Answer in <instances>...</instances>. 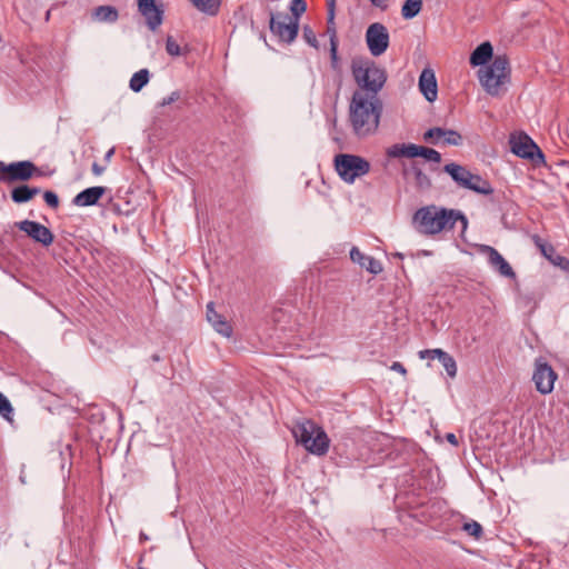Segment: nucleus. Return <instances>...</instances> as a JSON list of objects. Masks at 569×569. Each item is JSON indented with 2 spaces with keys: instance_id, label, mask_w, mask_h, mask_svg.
<instances>
[{
  "instance_id": "obj_1",
  "label": "nucleus",
  "mask_w": 569,
  "mask_h": 569,
  "mask_svg": "<svg viewBox=\"0 0 569 569\" xmlns=\"http://www.w3.org/2000/svg\"><path fill=\"white\" fill-rule=\"evenodd\" d=\"M457 222L461 223L462 231L467 229L468 219L460 210L436 204L421 207L412 216L415 230L427 237L451 231Z\"/></svg>"
},
{
  "instance_id": "obj_2",
  "label": "nucleus",
  "mask_w": 569,
  "mask_h": 569,
  "mask_svg": "<svg viewBox=\"0 0 569 569\" xmlns=\"http://www.w3.org/2000/svg\"><path fill=\"white\" fill-rule=\"evenodd\" d=\"M366 92L352 93L349 104V121L353 133L359 137H368L375 133L380 123L382 101L380 98H367Z\"/></svg>"
},
{
  "instance_id": "obj_3",
  "label": "nucleus",
  "mask_w": 569,
  "mask_h": 569,
  "mask_svg": "<svg viewBox=\"0 0 569 569\" xmlns=\"http://www.w3.org/2000/svg\"><path fill=\"white\" fill-rule=\"evenodd\" d=\"M351 73L358 87L353 93L366 92L367 98H380L379 92L382 90L387 82V71L380 67L376 61L358 57L351 61Z\"/></svg>"
},
{
  "instance_id": "obj_4",
  "label": "nucleus",
  "mask_w": 569,
  "mask_h": 569,
  "mask_svg": "<svg viewBox=\"0 0 569 569\" xmlns=\"http://www.w3.org/2000/svg\"><path fill=\"white\" fill-rule=\"evenodd\" d=\"M479 81L490 96H498L510 80V67L507 56H496L491 62L478 71Z\"/></svg>"
},
{
  "instance_id": "obj_5",
  "label": "nucleus",
  "mask_w": 569,
  "mask_h": 569,
  "mask_svg": "<svg viewBox=\"0 0 569 569\" xmlns=\"http://www.w3.org/2000/svg\"><path fill=\"white\" fill-rule=\"evenodd\" d=\"M335 167L340 178L352 183L359 177L370 171V163L362 157L349 153H340L335 158Z\"/></svg>"
},
{
  "instance_id": "obj_6",
  "label": "nucleus",
  "mask_w": 569,
  "mask_h": 569,
  "mask_svg": "<svg viewBox=\"0 0 569 569\" xmlns=\"http://www.w3.org/2000/svg\"><path fill=\"white\" fill-rule=\"evenodd\" d=\"M510 150L521 159L539 167L546 163L545 154L538 144L525 132H515L509 137Z\"/></svg>"
},
{
  "instance_id": "obj_7",
  "label": "nucleus",
  "mask_w": 569,
  "mask_h": 569,
  "mask_svg": "<svg viewBox=\"0 0 569 569\" xmlns=\"http://www.w3.org/2000/svg\"><path fill=\"white\" fill-rule=\"evenodd\" d=\"M269 29L280 42L292 43L299 32V22L283 13H270Z\"/></svg>"
},
{
  "instance_id": "obj_8",
  "label": "nucleus",
  "mask_w": 569,
  "mask_h": 569,
  "mask_svg": "<svg viewBox=\"0 0 569 569\" xmlns=\"http://www.w3.org/2000/svg\"><path fill=\"white\" fill-rule=\"evenodd\" d=\"M389 32L385 24L380 22L371 23L366 31V43L369 52L373 57H380L389 47Z\"/></svg>"
},
{
  "instance_id": "obj_9",
  "label": "nucleus",
  "mask_w": 569,
  "mask_h": 569,
  "mask_svg": "<svg viewBox=\"0 0 569 569\" xmlns=\"http://www.w3.org/2000/svg\"><path fill=\"white\" fill-rule=\"evenodd\" d=\"M557 377L552 367L543 358L540 357L536 359L532 381L535 382L537 391L541 395L551 393Z\"/></svg>"
},
{
  "instance_id": "obj_10",
  "label": "nucleus",
  "mask_w": 569,
  "mask_h": 569,
  "mask_svg": "<svg viewBox=\"0 0 569 569\" xmlns=\"http://www.w3.org/2000/svg\"><path fill=\"white\" fill-rule=\"evenodd\" d=\"M34 174H39L37 166L29 160L4 163V183L28 181Z\"/></svg>"
},
{
  "instance_id": "obj_11",
  "label": "nucleus",
  "mask_w": 569,
  "mask_h": 569,
  "mask_svg": "<svg viewBox=\"0 0 569 569\" xmlns=\"http://www.w3.org/2000/svg\"><path fill=\"white\" fill-rule=\"evenodd\" d=\"M479 252L487 257L489 266L497 271L500 276L516 279V272L502 254L493 247L481 244Z\"/></svg>"
},
{
  "instance_id": "obj_12",
  "label": "nucleus",
  "mask_w": 569,
  "mask_h": 569,
  "mask_svg": "<svg viewBox=\"0 0 569 569\" xmlns=\"http://www.w3.org/2000/svg\"><path fill=\"white\" fill-rule=\"evenodd\" d=\"M17 227L21 231L26 232L32 240L41 243L44 247H48L53 242V234L51 230L40 222L22 220L17 222Z\"/></svg>"
},
{
  "instance_id": "obj_13",
  "label": "nucleus",
  "mask_w": 569,
  "mask_h": 569,
  "mask_svg": "<svg viewBox=\"0 0 569 569\" xmlns=\"http://www.w3.org/2000/svg\"><path fill=\"white\" fill-rule=\"evenodd\" d=\"M423 139L432 144H438L440 140L448 146H460L462 143V136L458 131L440 127L428 129L423 133Z\"/></svg>"
},
{
  "instance_id": "obj_14",
  "label": "nucleus",
  "mask_w": 569,
  "mask_h": 569,
  "mask_svg": "<svg viewBox=\"0 0 569 569\" xmlns=\"http://www.w3.org/2000/svg\"><path fill=\"white\" fill-rule=\"evenodd\" d=\"M140 13L146 18L147 26L154 31L163 20V10L161 6L156 4V0H137Z\"/></svg>"
},
{
  "instance_id": "obj_15",
  "label": "nucleus",
  "mask_w": 569,
  "mask_h": 569,
  "mask_svg": "<svg viewBox=\"0 0 569 569\" xmlns=\"http://www.w3.org/2000/svg\"><path fill=\"white\" fill-rule=\"evenodd\" d=\"M532 240L537 248H539L541 254L553 266L559 267L562 270H569V260L566 257L560 256L552 244L546 242L539 236H533Z\"/></svg>"
},
{
  "instance_id": "obj_16",
  "label": "nucleus",
  "mask_w": 569,
  "mask_h": 569,
  "mask_svg": "<svg viewBox=\"0 0 569 569\" xmlns=\"http://www.w3.org/2000/svg\"><path fill=\"white\" fill-rule=\"evenodd\" d=\"M419 89L428 102H433L438 97V86L435 72L423 69L419 77Z\"/></svg>"
},
{
  "instance_id": "obj_17",
  "label": "nucleus",
  "mask_w": 569,
  "mask_h": 569,
  "mask_svg": "<svg viewBox=\"0 0 569 569\" xmlns=\"http://www.w3.org/2000/svg\"><path fill=\"white\" fill-rule=\"evenodd\" d=\"M206 316L208 322L219 335L226 338H230L232 336L233 330L231 325L216 311L213 302H209L207 305Z\"/></svg>"
},
{
  "instance_id": "obj_18",
  "label": "nucleus",
  "mask_w": 569,
  "mask_h": 569,
  "mask_svg": "<svg viewBox=\"0 0 569 569\" xmlns=\"http://www.w3.org/2000/svg\"><path fill=\"white\" fill-rule=\"evenodd\" d=\"M107 188L97 186L90 187L79 192L72 200L77 207H90L98 203L101 197L106 193Z\"/></svg>"
},
{
  "instance_id": "obj_19",
  "label": "nucleus",
  "mask_w": 569,
  "mask_h": 569,
  "mask_svg": "<svg viewBox=\"0 0 569 569\" xmlns=\"http://www.w3.org/2000/svg\"><path fill=\"white\" fill-rule=\"evenodd\" d=\"M350 259L352 262L360 264L372 274H379L383 270L379 260L375 259L373 257L363 254L357 247L351 248Z\"/></svg>"
},
{
  "instance_id": "obj_20",
  "label": "nucleus",
  "mask_w": 569,
  "mask_h": 569,
  "mask_svg": "<svg viewBox=\"0 0 569 569\" xmlns=\"http://www.w3.org/2000/svg\"><path fill=\"white\" fill-rule=\"evenodd\" d=\"M329 445L330 440L320 427L303 448L312 455L325 456L329 450Z\"/></svg>"
},
{
  "instance_id": "obj_21",
  "label": "nucleus",
  "mask_w": 569,
  "mask_h": 569,
  "mask_svg": "<svg viewBox=\"0 0 569 569\" xmlns=\"http://www.w3.org/2000/svg\"><path fill=\"white\" fill-rule=\"evenodd\" d=\"M443 171L451 177V179L459 188L463 189L465 187L470 186V178H472V172L466 167L451 162L443 167Z\"/></svg>"
},
{
  "instance_id": "obj_22",
  "label": "nucleus",
  "mask_w": 569,
  "mask_h": 569,
  "mask_svg": "<svg viewBox=\"0 0 569 569\" xmlns=\"http://www.w3.org/2000/svg\"><path fill=\"white\" fill-rule=\"evenodd\" d=\"M319 428L320 427L311 420L303 419L302 421L296 423L292 429V435L297 443L305 447Z\"/></svg>"
},
{
  "instance_id": "obj_23",
  "label": "nucleus",
  "mask_w": 569,
  "mask_h": 569,
  "mask_svg": "<svg viewBox=\"0 0 569 569\" xmlns=\"http://www.w3.org/2000/svg\"><path fill=\"white\" fill-rule=\"evenodd\" d=\"M425 353H435L437 359L441 362L445 368L447 375L450 378H455L457 376V363L452 356L442 349H431V350H422L419 352L421 359H425Z\"/></svg>"
},
{
  "instance_id": "obj_24",
  "label": "nucleus",
  "mask_w": 569,
  "mask_h": 569,
  "mask_svg": "<svg viewBox=\"0 0 569 569\" xmlns=\"http://www.w3.org/2000/svg\"><path fill=\"white\" fill-rule=\"evenodd\" d=\"M493 49L490 42L486 41L480 43L470 56V64L473 67H485L488 61H491Z\"/></svg>"
},
{
  "instance_id": "obj_25",
  "label": "nucleus",
  "mask_w": 569,
  "mask_h": 569,
  "mask_svg": "<svg viewBox=\"0 0 569 569\" xmlns=\"http://www.w3.org/2000/svg\"><path fill=\"white\" fill-rule=\"evenodd\" d=\"M419 146L415 143H395L387 149L389 158H417Z\"/></svg>"
},
{
  "instance_id": "obj_26",
  "label": "nucleus",
  "mask_w": 569,
  "mask_h": 569,
  "mask_svg": "<svg viewBox=\"0 0 569 569\" xmlns=\"http://www.w3.org/2000/svg\"><path fill=\"white\" fill-rule=\"evenodd\" d=\"M40 192V188L20 184L11 190V199L16 203H26Z\"/></svg>"
},
{
  "instance_id": "obj_27",
  "label": "nucleus",
  "mask_w": 569,
  "mask_h": 569,
  "mask_svg": "<svg viewBox=\"0 0 569 569\" xmlns=\"http://www.w3.org/2000/svg\"><path fill=\"white\" fill-rule=\"evenodd\" d=\"M470 186L465 187L463 189L471 190L479 194L489 196L493 193V188L491 183L483 179L481 176L472 173V178H470Z\"/></svg>"
},
{
  "instance_id": "obj_28",
  "label": "nucleus",
  "mask_w": 569,
  "mask_h": 569,
  "mask_svg": "<svg viewBox=\"0 0 569 569\" xmlns=\"http://www.w3.org/2000/svg\"><path fill=\"white\" fill-rule=\"evenodd\" d=\"M93 18L99 22L113 23L119 18V12L113 6H99L93 11Z\"/></svg>"
},
{
  "instance_id": "obj_29",
  "label": "nucleus",
  "mask_w": 569,
  "mask_h": 569,
  "mask_svg": "<svg viewBox=\"0 0 569 569\" xmlns=\"http://www.w3.org/2000/svg\"><path fill=\"white\" fill-rule=\"evenodd\" d=\"M150 80V72L148 69H140L139 71L134 72L129 81V88L138 93L140 92L143 87L148 84Z\"/></svg>"
},
{
  "instance_id": "obj_30",
  "label": "nucleus",
  "mask_w": 569,
  "mask_h": 569,
  "mask_svg": "<svg viewBox=\"0 0 569 569\" xmlns=\"http://www.w3.org/2000/svg\"><path fill=\"white\" fill-rule=\"evenodd\" d=\"M200 12L216 16L219 12L220 0H189Z\"/></svg>"
},
{
  "instance_id": "obj_31",
  "label": "nucleus",
  "mask_w": 569,
  "mask_h": 569,
  "mask_svg": "<svg viewBox=\"0 0 569 569\" xmlns=\"http://www.w3.org/2000/svg\"><path fill=\"white\" fill-rule=\"evenodd\" d=\"M423 0H406L401 8V14L405 19H413L419 14Z\"/></svg>"
},
{
  "instance_id": "obj_32",
  "label": "nucleus",
  "mask_w": 569,
  "mask_h": 569,
  "mask_svg": "<svg viewBox=\"0 0 569 569\" xmlns=\"http://www.w3.org/2000/svg\"><path fill=\"white\" fill-rule=\"evenodd\" d=\"M411 171L419 189L427 190L431 187V179L416 163L411 166Z\"/></svg>"
},
{
  "instance_id": "obj_33",
  "label": "nucleus",
  "mask_w": 569,
  "mask_h": 569,
  "mask_svg": "<svg viewBox=\"0 0 569 569\" xmlns=\"http://www.w3.org/2000/svg\"><path fill=\"white\" fill-rule=\"evenodd\" d=\"M462 530L477 540L483 535L482 526L476 520L466 521L462 526Z\"/></svg>"
},
{
  "instance_id": "obj_34",
  "label": "nucleus",
  "mask_w": 569,
  "mask_h": 569,
  "mask_svg": "<svg viewBox=\"0 0 569 569\" xmlns=\"http://www.w3.org/2000/svg\"><path fill=\"white\" fill-rule=\"evenodd\" d=\"M418 157L426 159L429 162L440 163L441 154L437 150L423 146H419Z\"/></svg>"
},
{
  "instance_id": "obj_35",
  "label": "nucleus",
  "mask_w": 569,
  "mask_h": 569,
  "mask_svg": "<svg viewBox=\"0 0 569 569\" xmlns=\"http://www.w3.org/2000/svg\"><path fill=\"white\" fill-rule=\"evenodd\" d=\"M289 9L291 12L290 18L299 22L300 17L307 10V2L305 0H291Z\"/></svg>"
},
{
  "instance_id": "obj_36",
  "label": "nucleus",
  "mask_w": 569,
  "mask_h": 569,
  "mask_svg": "<svg viewBox=\"0 0 569 569\" xmlns=\"http://www.w3.org/2000/svg\"><path fill=\"white\" fill-rule=\"evenodd\" d=\"M0 416L8 421H11L13 416L11 402L2 392H0Z\"/></svg>"
},
{
  "instance_id": "obj_37",
  "label": "nucleus",
  "mask_w": 569,
  "mask_h": 569,
  "mask_svg": "<svg viewBox=\"0 0 569 569\" xmlns=\"http://www.w3.org/2000/svg\"><path fill=\"white\" fill-rule=\"evenodd\" d=\"M166 51L171 57H179L182 54V50L178 42L173 39L172 36H168L166 39Z\"/></svg>"
},
{
  "instance_id": "obj_38",
  "label": "nucleus",
  "mask_w": 569,
  "mask_h": 569,
  "mask_svg": "<svg viewBox=\"0 0 569 569\" xmlns=\"http://www.w3.org/2000/svg\"><path fill=\"white\" fill-rule=\"evenodd\" d=\"M302 37H303L305 41L309 46H311L315 49H318L319 43H318V40H317V36H316V33L313 32V30L311 29L310 26H305L302 28Z\"/></svg>"
},
{
  "instance_id": "obj_39",
  "label": "nucleus",
  "mask_w": 569,
  "mask_h": 569,
  "mask_svg": "<svg viewBox=\"0 0 569 569\" xmlns=\"http://www.w3.org/2000/svg\"><path fill=\"white\" fill-rule=\"evenodd\" d=\"M43 199L46 201V203L52 208V209H57L59 207V197L56 192L53 191H46L43 193Z\"/></svg>"
},
{
  "instance_id": "obj_40",
  "label": "nucleus",
  "mask_w": 569,
  "mask_h": 569,
  "mask_svg": "<svg viewBox=\"0 0 569 569\" xmlns=\"http://www.w3.org/2000/svg\"><path fill=\"white\" fill-rule=\"evenodd\" d=\"M330 60L332 69H337L339 67L338 41L330 42Z\"/></svg>"
},
{
  "instance_id": "obj_41",
  "label": "nucleus",
  "mask_w": 569,
  "mask_h": 569,
  "mask_svg": "<svg viewBox=\"0 0 569 569\" xmlns=\"http://www.w3.org/2000/svg\"><path fill=\"white\" fill-rule=\"evenodd\" d=\"M181 94L180 91L176 90L172 91L168 97H164L160 102L159 107H166L169 106L180 99Z\"/></svg>"
},
{
  "instance_id": "obj_42",
  "label": "nucleus",
  "mask_w": 569,
  "mask_h": 569,
  "mask_svg": "<svg viewBox=\"0 0 569 569\" xmlns=\"http://www.w3.org/2000/svg\"><path fill=\"white\" fill-rule=\"evenodd\" d=\"M327 34L329 36V42L338 41L336 22L327 21Z\"/></svg>"
},
{
  "instance_id": "obj_43",
  "label": "nucleus",
  "mask_w": 569,
  "mask_h": 569,
  "mask_svg": "<svg viewBox=\"0 0 569 569\" xmlns=\"http://www.w3.org/2000/svg\"><path fill=\"white\" fill-rule=\"evenodd\" d=\"M390 369L392 371H397V372H399L401 375H406L407 373V370H406L405 366L401 362H398V361H395L391 365Z\"/></svg>"
},
{
  "instance_id": "obj_44",
  "label": "nucleus",
  "mask_w": 569,
  "mask_h": 569,
  "mask_svg": "<svg viewBox=\"0 0 569 569\" xmlns=\"http://www.w3.org/2000/svg\"><path fill=\"white\" fill-rule=\"evenodd\" d=\"M369 1L371 2L372 6L380 8L382 10H386L388 7L389 0H369Z\"/></svg>"
},
{
  "instance_id": "obj_45",
  "label": "nucleus",
  "mask_w": 569,
  "mask_h": 569,
  "mask_svg": "<svg viewBox=\"0 0 569 569\" xmlns=\"http://www.w3.org/2000/svg\"><path fill=\"white\" fill-rule=\"evenodd\" d=\"M335 8H336V4L328 3V17H327L328 22L335 21Z\"/></svg>"
},
{
  "instance_id": "obj_46",
  "label": "nucleus",
  "mask_w": 569,
  "mask_h": 569,
  "mask_svg": "<svg viewBox=\"0 0 569 569\" xmlns=\"http://www.w3.org/2000/svg\"><path fill=\"white\" fill-rule=\"evenodd\" d=\"M446 439H447V441H448L449 443H451L452 446H456V447H457V446L459 445L458 438L456 437V435H455V433H451V432L447 433V435H446Z\"/></svg>"
},
{
  "instance_id": "obj_47",
  "label": "nucleus",
  "mask_w": 569,
  "mask_h": 569,
  "mask_svg": "<svg viewBox=\"0 0 569 569\" xmlns=\"http://www.w3.org/2000/svg\"><path fill=\"white\" fill-rule=\"evenodd\" d=\"M103 168L100 167L97 162H93L92 164V172L94 176H100L103 172Z\"/></svg>"
},
{
  "instance_id": "obj_48",
  "label": "nucleus",
  "mask_w": 569,
  "mask_h": 569,
  "mask_svg": "<svg viewBox=\"0 0 569 569\" xmlns=\"http://www.w3.org/2000/svg\"><path fill=\"white\" fill-rule=\"evenodd\" d=\"M4 162L0 160V182H4Z\"/></svg>"
},
{
  "instance_id": "obj_49",
  "label": "nucleus",
  "mask_w": 569,
  "mask_h": 569,
  "mask_svg": "<svg viewBox=\"0 0 569 569\" xmlns=\"http://www.w3.org/2000/svg\"><path fill=\"white\" fill-rule=\"evenodd\" d=\"M114 152V149H110L107 153H106V159L109 160L111 158V156L113 154Z\"/></svg>"
},
{
  "instance_id": "obj_50",
  "label": "nucleus",
  "mask_w": 569,
  "mask_h": 569,
  "mask_svg": "<svg viewBox=\"0 0 569 569\" xmlns=\"http://www.w3.org/2000/svg\"><path fill=\"white\" fill-rule=\"evenodd\" d=\"M425 358L436 359L437 356L435 353H425Z\"/></svg>"
},
{
  "instance_id": "obj_51",
  "label": "nucleus",
  "mask_w": 569,
  "mask_h": 569,
  "mask_svg": "<svg viewBox=\"0 0 569 569\" xmlns=\"http://www.w3.org/2000/svg\"><path fill=\"white\" fill-rule=\"evenodd\" d=\"M140 539H141V540H148L149 538H148V536H147V535H144L143 532H140Z\"/></svg>"
},
{
  "instance_id": "obj_52",
  "label": "nucleus",
  "mask_w": 569,
  "mask_h": 569,
  "mask_svg": "<svg viewBox=\"0 0 569 569\" xmlns=\"http://www.w3.org/2000/svg\"><path fill=\"white\" fill-rule=\"evenodd\" d=\"M152 360H153V361H160V357H159L158 355H153V356H152Z\"/></svg>"
},
{
  "instance_id": "obj_53",
  "label": "nucleus",
  "mask_w": 569,
  "mask_h": 569,
  "mask_svg": "<svg viewBox=\"0 0 569 569\" xmlns=\"http://www.w3.org/2000/svg\"><path fill=\"white\" fill-rule=\"evenodd\" d=\"M562 164L569 167V161H563Z\"/></svg>"
},
{
  "instance_id": "obj_54",
  "label": "nucleus",
  "mask_w": 569,
  "mask_h": 569,
  "mask_svg": "<svg viewBox=\"0 0 569 569\" xmlns=\"http://www.w3.org/2000/svg\"><path fill=\"white\" fill-rule=\"evenodd\" d=\"M328 3H333L335 4V0H328Z\"/></svg>"
}]
</instances>
